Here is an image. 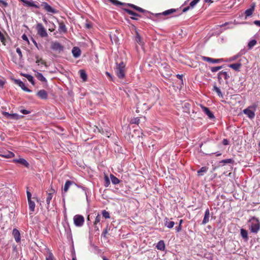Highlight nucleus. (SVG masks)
<instances>
[{
	"label": "nucleus",
	"mask_w": 260,
	"mask_h": 260,
	"mask_svg": "<svg viewBox=\"0 0 260 260\" xmlns=\"http://www.w3.org/2000/svg\"><path fill=\"white\" fill-rule=\"evenodd\" d=\"M249 229L252 233H257L260 229V222L255 217H252L249 220Z\"/></svg>",
	"instance_id": "nucleus-1"
},
{
	"label": "nucleus",
	"mask_w": 260,
	"mask_h": 260,
	"mask_svg": "<svg viewBox=\"0 0 260 260\" xmlns=\"http://www.w3.org/2000/svg\"><path fill=\"white\" fill-rule=\"evenodd\" d=\"M115 72L118 78H124L125 73V64L121 61L119 63H116Z\"/></svg>",
	"instance_id": "nucleus-2"
},
{
	"label": "nucleus",
	"mask_w": 260,
	"mask_h": 260,
	"mask_svg": "<svg viewBox=\"0 0 260 260\" xmlns=\"http://www.w3.org/2000/svg\"><path fill=\"white\" fill-rule=\"evenodd\" d=\"M36 29L37 34L42 38L48 37V34L44 26L42 23H39L36 25Z\"/></svg>",
	"instance_id": "nucleus-3"
},
{
	"label": "nucleus",
	"mask_w": 260,
	"mask_h": 260,
	"mask_svg": "<svg viewBox=\"0 0 260 260\" xmlns=\"http://www.w3.org/2000/svg\"><path fill=\"white\" fill-rule=\"evenodd\" d=\"M256 110V107L255 106H249L247 108L244 109L243 112L247 115V116L250 118L253 119L255 117V111Z\"/></svg>",
	"instance_id": "nucleus-4"
},
{
	"label": "nucleus",
	"mask_w": 260,
	"mask_h": 260,
	"mask_svg": "<svg viewBox=\"0 0 260 260\" xmlns=\"http://www.w3.org/2000/svg\"><path fill=\"white\" fill-rule=\"evenodd\" d=\"M149 109L150 107L147 103H142L141 102H139L137 105L136 112L138 113H144Z\"/></svg>",
	"instance_id": "nucleus-5"
},
{
	"label": "nucleus",
	"mask_w": 260,
	"mask_h": 260,
	"mask_svg": "<svg viewBox=\"0 0 260 260\" xmlns=\"http://www.w3.org/2000/svg\"><path fill=\"white\" fill-rule=\"evenodd\" d=\"M84 222V218L82 215H76L74 217V223L77 226H81Z\"/></svg>",
	"instance_id": "nucleus-6"
},
{
	"label": "nucleus",
	"mask_w": 260,
	"mask_h": 260,
	"mask_svg": "<svg viewBox=\"0 0 260 260\" xmlns=\"http://www.w3.org/2000/svg\"><path fill=\"white\" fill-rule=\"evenodd\" d=\"M41 7H43V8L48 13L55 14L57 13V11L53 8L51 6H50L48 3L46 2H43L41 4Z\"/></svg>",
	"instance_id": "nucleus-7"
},
{
	"label": "nucleus",
	"mask_w": 260,
	"mask_h": 260,
	"mask_svg": "<svg viewBox=\"0 0 260 260\" xmlns=\"http://www.w3.org/2000/svg\"><path fill=\"white\" fill-rule=\"evenodd\" d=\"M51 48L55 51H57L59 52L63 50V46L57 42H52L51 45Z\"/></svg>",
	"instance_id": "nucleus-8"
},
{
	"label": "nucleus",
	"mask_w": 260,
	"mask_h": 260,
	"mask_svg": "<svg viewBox=\"0 0 260 260\" xmlns=\"http://www.w3.org/2000/svg\"><path fill=\"white\" fill-rule=\"evenodd\" d=\"M16 52L18 54V57H13L12 58V61L16 64L19 63L22 58V54L21 51L19 48L16 49Z\"/></svg>",
	"instance_id": "nucleus-9"
},
{
	"label": "nucleus",
	"mask_w": 260,
	"mask_h": 260,
	"mask_svg": "<svg viewBox=\"0 0 260 260\" xmlns=\"http://www.w3.org/2000/svg\"><path fill=\"white\" fill-rule=\"evenodd\" d=\"M23 2L24 5L28 7H32L36 8H40V6L36 4L32 0H19Z\"/></svg>",
	"instance_id": "nucleus-10"
},
{
	"label": "nucleus",
	"mask_w": 260,
	"mask_h": 260,
	"mask_svg": "<svg viewBox=\"0 0 260 260\" xmlns=\"http://www.w3.org/2000/svg\"><path fill=\"white\" fill-rule=\"evenodd\" d=\"M37 95L42 100H46L48 98V93L44 89L38 91L37 93Z\"/></svg>",
	"instance_id": "nucleus-11"
},
{
	"label": "nucleus",
	"mask_w": 260,
	"mask_h": 260,
	"mask_svg": "<svg viewBox=\"0 0 260 260\" xmlns=\"http://www.w3.org/2000/svg\"><path fill=\"white\" fill-rule=\"evenodd\" d=\"M55 192V189L52 188V187L50 190H49V192L47 193V197L46 198V203L48 205V206H49V204L50 203V201L52 199L53 194H54Z\"/></svg>",
	"instance_id": "nucleus-12"
},
{
	"label": "nucleus",
	"mask_w": 260,
	"mask_h": 260,
	"mask_svg": "<svg viewBox=\"0 0 260 260\" xmlns=\"http://www.w3.org/2000/svg\"><path fill=\"white\" fill-rule=\"evenodd\" d=\"M101 220V215L98 213V215H96V216L95 217V220L93 222V226H94V229L95 231L99 230V226H98V225L100 224V223Z\"/></svg>",
	"instance_id": "nucleus-13"
},
{
	"label": "nucleus",
	"mask_w": 260,
	"mask_h": 260,
	"mask_svg": "<svg viewBox=\"0 0 260 260\" xmlns=\"http://www.w3.org/2000/svg\"><path fill=\"white\" fill-rule=\"evenodd\" d=\"M96 130L95 129L94 132H98L101 134H102L103 135L106 136L107 137H110V136L111 135V134L110 133V131H108V129H105L104 130L103 128H100L98 127H96Z\"/></svg>",
	"instance_id": "nucleus-14"
},
{
	"label": "nucleus",
	"mask_w": 260,
	"mask_h": 260,
	"mask_svg": "<svg viewBox=\"0 0 260 260\" xmlns=\"http://www.w3.org/2000/svg\"><path fill=\"white\" fill-rule=\"evenodd\" d=\"M124 10L127 13H128V14L132 15V16L131 17V19H134V20H138V18L137 17H139L140 16V15H139L138 14H137V13L134 12L132 10H131L129 9H124Z\"/></svg>",
	"instance_id": "nucleus-15"
},
{
	"label": "nucleus",
	"mask_w": 260,
	"mask_h": 260,
	"mask_svg": "<svg viewBox=\"0 0 260 260\" xmlns=\"http://www.w3.org/2000/svg\"><path fill=\"white\" fill-rule=\"evenodd\" d=\"M12 235L14 236L16 242L18 243L20 241V234L19 231L17 229H13L12 232Z\"/></svg>",
	"instance_id": "nucleus-16"
},
{
	"label": "nucleus",
	"mask_w": 260,
	"mask_h": 260,
	"mask_svg": "<svg viewBox=\"0 0 260 260\" xmlns=\"http://www.w3.org/2000/svg\"><path fill=\"white\" fill-rule=\"evenodd\" d=\"M201 108L204 112L208 116L210 119L214 118L213 114L210 111L209 108L204 106H201Z\"/></svg>",
	"instance_id": "nucleus-17"
},
{
	"label": "nucleus",
	"mask_w": 260,
	"mask_h": 260,
	"mask_svg": "<svg viewBox=\"0 0 260 260\" xmlns=\"http://www.w3.org/2000/svg\"><path fill=\"white\" fill-rule=\"evenodd\" d=\"M16 83H17L21 88V89L26 92H31V90L29 89L28 88H27L24 83L22 82L21 81L19 80H16L15 81Z\"/></svg>",
	"instance_id": "nucleus-18"
},
{
	"label": "nucleus",
	"mask_w": 260,
	"mask_h": 260,
	"mask_svg": "<svg viewBox=\"0 0 260 260\" xmlns=\"http://www.w3.org/2000/svg\"><path fill=\"white\" fill-rule=\"evenodd\" d=\"M202 59L204 61L212 62V63H218L222 60V59H213L208 57L202 56Z\"/></svg>",
	"instance_id": "nucleus-19"
},
{
	"label": "nucleus",
	"mask_w": 260,
	"mask_h": 260,
	"mask_svg": "<svg viewBox=\"0 0 260 260\" xmlns=\"http://www.w3.org/2000/svg\"><path fill=\"white\" fill-rule=\"evenodd\" d=\"M209 218H210V211L208 209H207L205 213V215L204 219L202 221V223L203 224H205L207 223H208L209 221Z\"/></svg>",
	"instance_id": "nucleus-20"
},
{
	"label": "nucleus",
	"mask_w": 260,
	"mask_h": 260,
	"mask_svg": "<svg viewBox=\"0 0 260 260\" xmlns=\"http://www.w3.org/2000/svg\"><path fill=\"white\" fill-rule=\"evenodd\" d=\"M72 52L73 56L76 58L78 57L81 55V50L78 47H74Z\"/></svg>",
	"instance_id": "nucleus-21"
},
{
	"label": "nucleus",
	"mask_w": 260,
	"mask_h": 260,
	"mask_svg": "<svg viewBox=\"0 0 260 260\" xmlns=\"http://www.w3.org/2000/svg\"><path fill=\"white\" fill-rule=\"evenodd\" d=\"M242 64L241 63H236L230 64L229 67L236 71H239L240 69L241 68Z\"/></svg>",
	"instance_id": "nucleus-22"
},
{
	"label": "nucleus",
	"mask_w": 260,
	"mask_h": 260,
	"mask_svg": "<svg viewBox=\"0 0 260 260\" xmlns=\"http://www.w3.org/2000/svg\"><path fill=\"white\" fill-rule=\"evenodd\" d=\"M135 41L137 43H138L139 45L142 46L144 44V42H143L142 38L140 36V35L139 34V32L136 31V37H135Z\"/></svg>",
	"instance_id": "nucleus-23"
},
{
	"label": "nucleus",
	"mask_w": 260,
	"mask_h": 260,
	"mask_svg": "<svg viewBox=\"0 0 260 260\" xmlns=\"http://www.w3.org/2000/svg\"><path fill=\"white\" fill-rule=\"evenodd\" d=\"M156 248L158 249V250H164L165 249V243L164 242L163 240H160L159 241L156 246Z\"/></svg>",
	"instance_id": "nucleus-24"
},
{
	"label": "nucleus",
	"mask_w": 260,
	"mask_h": 260,
	"mask_svg": "<svg viewBox=\"0 0 260 260\" xmlns=\"http://www.w3.org/2000/svg\"><path fill=\"white\" fill-rule=\"evenodd\" d=\"M35 76L39 80H40L42 82H47L46 79L43 76L42 74H41L39 72H36V73L35 74Z\"/></svg>",
	"instance_id": "nucleus-25"
},
{
	"label": "nucleus",
	"mask_w": 260,
	"mask_h": 260,
	"mask_svg": "<svg viewBox=\"0 0 260 260\" xmlns=\"http://www.w3.org/2000/svg\"><path fill=\"white\" fill-rule=\"evenodd\" d=\"M200 1V0H193L192 1V2H190V6L189 7H186V8H184L183 9V12H186L189 9L190 7H191V8H193L194 6Z\"/></svg>",
	"instance_id": "nucleus-26"
},
{
	"label": "nucleus",
	"mask_w": 260,
	"mask_h": 260,
	"mask_svg": "<svg viewBox=\"0 0 260 260\" xmlns=\"http://www.w3.org/2000/svg\"><path fill=\"white\" fill-rule=\"evenodd\" d=\"M74 184V182L72 181L67 180L64 184L63 190L65 192H67L69 190V187Z\"/></svg>",
	"instance_id": "nucleus-27"
},
{
	"label": "nucleus",
	"mask_w": 260,
	"mask_h": 260,
	"mask_svg": "<svg viewBox=\"0 0 260 260\" xmlns=\"http://www.w3.org/2000/svg\"><path fill=\"white\" fill-rule=\"evenodd\" d=\"M127 5L129 7H131L132 8H133L134 9L138 11L139 12L144 13L145 11V10H144L143 9H142V8H140L139 7H138V6H137L134 5V4H128Z\"/></svg>",
	"instance_id": "nucleus-28"
},
{
	"label": "nucleus",
	"mask_w": 260,
	"mask_h": 260,
	"mask_svg": "<svg viewBox=\"0 0 260 260\" xmlns=\"http://www.w3.org/2000/svg\"><path fill=\"white\" fill-rule=\"evenodd\" d=\"M14 161L15 162H17L22 164L26 167H28V166H29V164L27 162V161L24 158L17 159H15Z\"/></svg>",
	"instance_id": "nucleus-29"
},
{
	"label": "nucleus",
	"mask_w": 260,
	"mask_h": 260,
	"mask_svg": "<svg viewBox=\"0 0 260 260\" xmlns=\"http://www.w3.org/2000/svg\"><path fill=\"white\" fill-rule=\"evenodd\" d=\"M59 31L63 32H67V28L63 21L59 22Z\"/></svg>",
	"instance_id": "nucleus-30"
},
{
	"label": "nucleus",
	"mask_w": 260,
	"mask_h": 260,
	"mask_svg": "<svg viewBox=\"0 0 260 260\" xmlns=\"http://www.w3.org/2000/svg\"><path fill=\"white\" fill-rule=\"evenodd\" d=\"M79 72L80 73L81 78L83 81H86L87 80V76L85 71L83 70H80Z\"/></svg>",
	"instance_id": "nucleus-31"
},
{
	"label": "nucleus",
	"mask_w": 260,
	"mask_h": 260,
	"mask_svg": "<svg viewBox=\"0 0 260 260\" xmlns=\"http://www.w3.org/2000/svg\"><path fill=\"white\" fill-rule=\"evenodd\" d=\"M228 77V74L226 72L221 71L218 74V78L219 80H221L222 78L226 79Z\"/></svg>",
	"instance_id": "nucleus-32"
},
{
	"label": "nucleus",
	"mask_w": 260,
	"mask_h": 260,
	"mask_svg": "<svg viewBox=\"0 0 260 260\" xmlns=\"http://www.w3.org/2000/svg\"><path fill=\"white\" fill-rule=\"evenodd\" d=\"M208 168L206 167H202L200 170L198 171V175L199 176H203L204 173H206Z\"/></svg>",
	"instance_id": "nucleus-33"
},
{
	"label": "nucleus",
	"mask_w": 260,
	"mask_h": 260,
	"mask_svg": "<svg viewBox=\"0 0 260 260\" xmlns=\"http://www.w3.org/2000/svg\"><path fill=\"white\" fill-rule=\"evenodd\" d=\"M28 206L29 209L31 212H33L35 211V203L34 201L31 200L28 201Z\"/></svg>",
	"instance_id": "nucleus-34"
},
{
	"label": "nucleus",
	"mask_w": 260,
	"mask_h": 260,
	"mask_svg": "<svg viewBox=\"0 0 260 260\" xmlns=\"http://www.w3.org/2000/svg\"><path fill=\"white\" fill-rule=\"evenodd\" d=\"M240 234H241L242 237L243 239H244L246 240L248 239V233L246 230H245L243 229H241L240 230Z\"/></svg>",
	"instance_id": "nucleus-35"
},
{
	"label": "nucleus",
	"mask_w": 260,
	"mask_h": 260,
	"mask_svg": "<svg viewBox=\"0 0 260 260\" xmlns=\"http://www.w3.org/2000/svg\"><path fill=\"white\" fill-rule=\"evenodd\" d=\"M110 178L111 179V181L113 184H117L119 183L120 180L119 179H118L117 177H116L113 174L110 175Z\"/></svg>",
	"instance_id": "nucleus-36"
},
{
	"label": "nucleus",
	"mask_w": 260,
	"mask_h": 260,
	"mask_svg": "<svg viewBox=\"0 0 260 260\" xmlns=\"http://www.w3.org/2000/svg\"><path fill=\"white\" fill-rule=\"evenodd\" d=\"M22 75L25 77L32 85H35L34 77L31 75L26 74H22Z\"/></svg>",
	"instance_id": "nucleus-37"
},
{
	"label": "nucleus",
	"mask_w": 260,
	"mask_h": 260,
	"mask_svg": "<svg viewBox=\"0 0 260 260\" xmlns=\"http://www.w3.org/2000/svg\"><path fill=\"white\" fill-rule=\"evenodd\" d=\"M190 108V105L187 103H185L183 104V111L186 113H188L189 112Z\"/></svg>",
	"instance_id": "nucleus-38"
},
{
	"label": "nucleus",
	"mask_w": 260,
	"mask_h": 260,
	"mask_svg": "<svg viewBox=\"0 0 260 260\" xmlns=\"http://www.w3.org/2000/svg\"><path fill=\"white\" fill-rule=\"evenodd\" d=\"M46 260H56V258L54 256L53 253L49 251L46 256Z\"/></svg>",
	"instance_id": "nucleus-39"
},
{
	"label": "nucleus",
	"mask_w": 260,
	"mask_h": 260,
	"mask_svg": "<svg viewBox=\"0 0 260 260\" xmlns=\"http://www.w3.org/2000/svg\"><path fill=\"white\" fill-rule=\"evenodd\" d=\"M176 11V9H171L168 10L164 11L162 13V15H165V16L168 15L173 13L174 12H175Z\"/></svg>",
	"instance_id": "nucleus-40"
},
{
	"label": "nucleus",
	"mask_w": 260,
	"mask_h": 260,
	"mask_svg": "<svg viewBox=\"0 0 260 260\" xmlns=\"http://www.w3.org/2000/svg\"><path fill=\"white\" fill-rule=\"evenodd\" d=\"M36 58L37 59L36 62L39 64V63L41 64L47 66L46 62L43 60L42 58H39L38 56H36Z\"/></svg>",
	"instance_id": "nucleus-41"
},
{
	"label": "nucleus",
	"mask_w": 260,
	"mask_h": 260,
	"mask_svg": "<svg viewBox=\"0 0 260 260\" xmlns=\"http://www.w3.org/2000/svg\"><path fill=\"white\" fill-rule=\"evenodd\" d=\"M253 10H254V6H253L252 8L247 10L245 11L246 16H247V17L250 16L252 14Z\"/></svg>",
	"instance_id": "nucleus-42"
},
{
	"label": "nucleus",
	"mask_w": 260,
	"mask_h": 260,
	"mask_svg": "<svg viewBox=\"0 0 260 260\" xmlns=\"http://www.w3.org/2000/svg\"><path fill=\"white\" fill-rule=\"evenodd\" d=\"M0 41L2 43V44L4 45H6V38L5 37L4 35L1 32L0 30Z\"/></svg>",
	"instance_id": "nucleus-43"
},
{
	"label": "nucleus",
	"mask_w": 260,
	"mask_h": 260,
	"mask_svg": "<svg viewBox=\"0 0 260 260\" xmlns=\"http://www.w3.org/2000/svg\"><path fill=\"white\" fill-rule=\"evenodd\" d=\"M112 4L114 5L118 6V5H125L124 3H121L120 2L118 1L117 0H109Z\"/></svg>",
	"instance_id": "nucleus-44"
},
{
	"label": "nucleus",
	"mask_w": 260,
	"mask_h": 260,
	"mask_svg": "<svg viewBox=\"0 0 260 260\" xmlns=\"http://www.w3.org/2000/svg\"><path fill=\"white\" fill-rule=\"evenodd\" d=\"M256 44V41L255 40H251L248 44V46L249 49H251Z\"/></svg>",
	"instance_id": "nucleus-45"
},
{
	"label": "nucleus",
	"mask_w": 260,
	"mask_h": 260,
	"mask_svg": "<svg viewBox=\"0 0 260 260\" xmlns=\"http://www.w3.org/2000/svg\"><path fill=\"white\" fill-rule=\"evenodd\" d=\"M165 225L168 228H172L174 225V222L172 221H167Z\"/></svg>",
	"instance_id": "nucleus-46"
},
{
	"label": "nucleus",
	"mask_w": 260,
	"mask_h": 260,
	"mask_svg": "<svg viewBox=\"0 0 260 260\" xmlns=\"http://www.w3.org/2000/svg\"><path fill=\"white\" fill-rule=\"evenodd\" d=\"M102 215L104 217H105L106 219H108L110 218V214L106 210H104L102 211Z\"/></svg>",
	"instance_id": "nucleus-47"
},
{
	"label": "nucleus",
	"mask_w": 260,
	"mask_h": 260,
	"mask_svg": "<svg viewBox=\"0 0 260 260\" xmlns=\"http://www.w3.org/2000/svg\"><path fill=\"white\" fill-rule=\"evenodd\" d=\"M104 180H105V186L107 187L109 185V184H110V180L108 178V177L106 175L104 177Z\"/></svg>",
	"instance_id": "nucleus-48"
},
{
	"label": "nucleus",
	"mask_w": 260,
	"mask_h": 260,
	"mask_svg": "<svg viewBox=\"0 0 260 260\" xmlns=\"http://www.w3.org/2000/svg\"><path fill=\"white\" fill-rule=\"evenodd\" d=\"M214 90L215 91L219 96H222V94L220 89L216 86H214Z\"/></svg>",
	"instance_id": "nucleus-49"
},
{
	"label": "nucleus",
	"mask_w": 260,
	"mask_h": 260,
	"mask_svg": "<svg viewBox=\"0 0 260 260\" xmlns=\"http://www.w3.org/2000/svg\"><path fill=\"white\" fill-rule=\"evenodd\" d=\"M140 122V118L139 117H136L134 118V119H132L131 123L133 124H138Z\"/></svg>",
	"instance_id": "nucleus-50"
},
{
	"label": "nucleus",
	"mask_w": 260,
	"mask_h": 260,
	"mask_svg": "<svg viewBox=\"0 0 260 260\" xmlns=\"http://www.w3.org/2000/svg\"><path fill=\"white\" fill-rule=\"evenodd\" d=\"M221 68H222L221 66H220V67H214L211 68V71L212 72H217V71H219Z\"/></svg>",
	"instance_id": "nucleus-51"
},
{
	"label": "nucleus",
	"mask_w": 260,
	"mask_h": 260,
	"mask_svg": "<svg viewBox=\"0 0 260 260\" xmlns=\"http://www.w3.org/2000/svg\"><path fill=\"white\" fill-rule=\"evenodd\" d=\"M8 3L5 1L2 0L0 1V6L6 7L8 6Z\"/></svg>",
	"instance_id": "nucleus-52"
},
{
	"label": "nucleus",
	"mask_w": 260,
	"mask_h": 260,
	"mask_svg": "<svg viewBox=\"0 0 260 260\" xmlns=\"http://www.w3.org/2000/svg\"><path fill=\"white\" fill-rule=\"evenodd\" d=\"M10 118L12 119H18L19 118V115L17 114H11Z\"/></svg>",
	"instance_id": "nucleus-53"
},
{
	"label": "nucleus",
	"mask_w": 260,
	"mask_h": 260,
	"mask_svg": "<svg viewBox=\"0 0 260 260\" xmlns=\"http://www.w3.org/2000/svg\"><path fill=\"white\" fill-rule=\"evenodd\" d=\"M26 194H27V197L28 201L31 200V193L29 191L27 190Z\"/></svg>",
	"instance_id": "nucleus-54"
},
{
	"label": "nucleus",
	"mask_w": 260,
	"mask_h": 260,
	"mask_svg": "<svg viewBox=\"0 0 260 260\" xmlns=\"http://www.w3.org/2000/svg\"><path fill=\"white\" fill-rule=\"evenodd\" d=\"M20 112L23 114H28L30 113V111L25 109L20 110Z\"/></svg>",
	"instance_id": "nucleus-55"
},
{
	"label": "nucleus",
	"mask_w": 260,
	"mask_h": 260,
	"mask_svg": "<svg viewBox=\"0 0 260 260\" xmlns=\"http://www.w3.org/2000/svg\"><path fill=\"white\" fill-rule=\"evenodd\" d=\"M238 57V56H234L233 57H230V58L228 59V61H234L235 60H236Z\"/></svg>",
	"instance_id": "nucleus-56"
},
{
	"label": "nucleus",
	"mask_w": 260,
	"mask_h": 260,
	"mask_svg": "<svg viewBox=\"0 0 260 260\" xmlns=\"http://www.w3.org/2000/svg\"><path fill=\"white\" fill-rule=\"evenodd\" d=\"M14 155V154L13 153H12L11 152H9L8 154L7 155H5V156L7 158H10V157H13Z\"/></svg>",
	"instance_id": "nucleus-57"
},
{
	"label": "nucleus",
	"mask_w": 260,
	"mask_h": 260,
	"mask_svg": "<svg viewBox=\"0 0 260 260\" xmlns=\"http://www.w3.org/2000/svg\"><path fill=\"white\" fill-rule=\"evenodd\" d=\"M231 162H232V159H227L223 160L221 161V162H223V163H230Z\"/></svg>",
	"instance_id": "nucleus-58"
},
{
	"label": "nucleus",
	"mask_w": 260,
	"mask_h": 260,
	"mask_svg": "<svg viewBox=\"0 0 260 260\" xmlns=\"http://www.w3.org/2000/svg\"><path fill=\"white\" fill-rule=\"evenodd\" d=\"M3 114L6 116L7 117H8V118H10L11 115V114H9V113L7 112H5L3 113Z\"/></svg>",
	"instance_id": "nucleus-59"
},
{
	"label": "nucleus",
	"mask_w": 260,
	"mask_h": 260,
	"mask_svg": "<svg viewBox=\"0 0 260 260\" xmlns=\"http://www.w3.org/2000/svg\"><path fill=\"white\" fill-rule=\"evenodd\" d=\"M22 38L23 40L28 41L27 37L25 35H23L22 36Z\"/></svg>",
	"instance_id": "nucleus-60"
},
{
	"label": "nucleus",
	"mask_w": 260,
	"mask_h": 260,
	"mask_svg": "<svg viewBox=\"0 0 260 260\" xmlns=\"http://www.w3.org/2000/svg\"><path fill=\"white\" fill-rule=\"evenodd\" d=\"M223 144L224 145H228L229 144V141L226 139H224L223 140Z\"/></svg>",
	"instance_id": "nucleus-61"
},
{
	"label": "nucleus",
	"mask_w": 260,
	"mask_h": 260,
	"mask_svg": "<svg viewBox=\"0 0 260 260\" xmlns=\"http://www.w3.org/2000/svg\"><path fill=\"white\" fill-rule=\"evenodd\" d=\"M106 74L108 77H109L110 79L112 80V76L108 72H106Z\"/></svg>",
	"instance_id": "nucleus-62"
},
{
	"label": "nucleus",
	"mask_w": 260,
	"mask_h": 260,
	"mask_svg": "<svg viewBox=\"0 0 260 260\" xmlns=\"http://www.w3.org/2000/svg\"><path fill=\"white\" fill-rule=\"evenodd\" d=\"M91 26H91V24L90 23H86V27L87 28L89 29V28H90L91 27Z\"/></svg>",
	"instance_id": "nucleus-63"
},
{
	"label": "nucleus",
	"mask_w": 260,
	"mask_h": 260,
	"mask_svg": "<svg viewBox=\"0 0 260 260\" xmlns=\"http://www.w3.org/2000/svg\"><path fill=\"white\" fill-rule=\"evenodd\" d=\"M254 23L255 24L260 26V21L256 20L254 22Z\"/></svg>",
	"instance_id": "nucleus-64"
}]
</instances>
